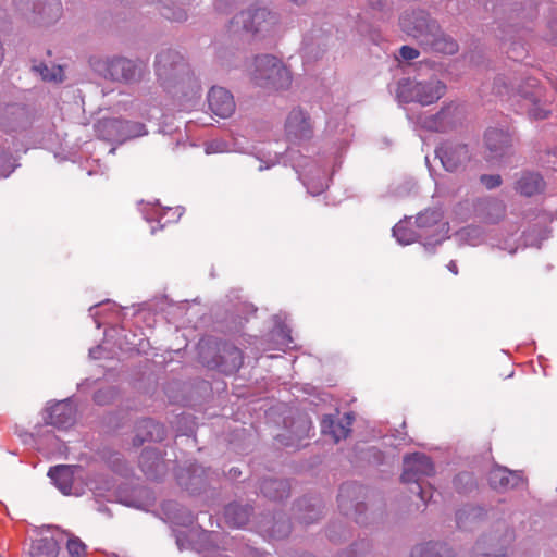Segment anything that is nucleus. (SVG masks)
<instances>
[{
	"label": "nucleus",
	"instance_id": "37",
	"mask_svg": "<svg viewBox=\"0 0 557 557\" xmlns=\"http://www.w3.org/2000/svg\"><path fill=\"white\" fill-rule=\"evenodd\" d=\"M544 162L547 164L548 168L557 170V149L548 150L546 152V159Z\"/></svg>",
	"mask_w": 557,
	"mask_h": 557
},
{
	"label": "nucleus",
	"instance_id": "1",
	"mask_svg": "<svg viewBox=\"0 0 557 557\" xmlns=\"http://www.w3.org/2000/svg\"><path fill=\"white\" fill-rule=\"evenodd\" d=\"M251 75L257 85L269 89H283L292 83L289 70L281 60L268 54L256 58Z\"/></svg>",
	"mask_w": 557,
	"mask_h": 557
},
{
	"label": "nucleus",
	"instance_id": "33",
	"mask_svg": "<svg viewBox=\"0 0 557 557\" xmlns=\"http://www.w3.org/2000/svg\"><path fill=\"white\" fill-rule=\"evenodd\" d=\"M481 183L488 189L498 187L502 184V177L499 175H482L480 177Z\"/></svg>",
	"mask_w": 557,
	"mask_h": 557
},
{
	"label": "nucleus",
	"instance_id": "42",
	"mask_svg": "<svg viewBox=\"0 0 557 557\" xmlns=\"http://www.w3.org/2000/svg\"><path fill=\"white\" fill-rule=\"evenodd\" d=\"M457 520H458V522H460V520H461V513L460 512L457 516Z\"/></svg>",
	"mask_w": 557,
	"mask_h": 557
},
{
	"label": "nucleus",
	"instance_id": "15",
	"mask_svg": "<svg viewBox=\"0 0 557 557\" xmlns=\"http://www.w3.org/2000/svg\"><path fill=\"white\" fill-rule=\"evenodd\" d=\"M165 436L164 426L151 419L141 420L137 425L134 445H143L146 441H162Z\"/></svg>",
	"mask_w": 557,
	"mask_h": 557
},
{
	"label": "nucleus",
	"instance_id": "13",
	"mask_svg": "<svg viewBox=\"0 0 557 557\" xmlns=\"http://www.w3.org/2000/svg\"><path fill=\"white\" fill-rule=\"evenodd\" d=\"M78 466L59 465L50 468L48 475L54 485L65 495L72 494L75 472Z\"/></svg>",
	"mask_w": 557,
	"mask_h": 557
},
{
	"label": "nucleus",
	"instance_id": "2",
	"mask_svg": "<svg viewBox=\"0 0 557 557\" xmlns=\"http://www.w3.org/2000/svg\"><path fill=\"white\" fill-rule=\"evenodd\" d=\"M446 91V86L441 81L406 82L398 87V98L404 102H418L429 106L441 99Z\"/></svg>",
	"mask_w": 557,
	"mask_h": 557
},
{
	"label": "nucleus",
	"instance_id": "30",
	"mask_svg": "<svg viewBox=\"0 0 557 557\" xmlns=\"http://www.w3.org/2000/svg\"><path fill=\"white\" fill-rule=\"evenodd\" d=\"M66 547H67L69 554L72 557H86V546L78 539H76V537L70 539L67 541Z\"/></svg>",
	"mask_w": 557,
	"mask_h": 557
},
{
	"label": "nucleus",
	"instance_id": "7",
	"mask_svg": "<svg viewBox=\"0 0 557 557\" xmlns=\"http://www.w3.org/2000/svg\"><path fill=\"white\" fill-rule=\"evenodd\" d=\"M186 64L183 57L171 49L161 51L156 59V73L159 79L168 81L184 72Z\"/></svg>",
	"mask_w": 557,
	"mask_h": 557
},
{
	"label": "nucleus",
	"instance_id": "19",
	"mask_svg": "<svg viewBox=\"0 0 557 557\" xmlns=\"http://www.w3.org/2000/svg\"><path fill=\"white\" fill-rule=\"evenodd\" d=\"M58 544L53 539L41 537L32 543L29 557H57Z\"/></svg>",
	"mask_w": 557,
	"mask_h": 557
},
{
	"label": "nucleus",
	"instance_id": "31",
	"mask_svg": "<svg viewBox=\"0 0 557 557\" xmlns=\"http://www.w3.org/2000/svg\"><path fill=\"white\" fill-rule=\"evenodd\" d=\"M490 481L494 487H506L509 484V478L505 470H496L492 472Z\"/></svg>",
	"mask_w": 557,
	"mask_h": 557
},
{
	"label": "nucleus",
	"instance_id": "41",
	"mask_svg": "<svg viewBox=\"0 0 557 557\" xmlns=\"http://www.w3.org/2000/svg\"><path fill=\"white\" fill-rule=\"evenodd\" d=\"M292 1H293V2H295V3H301V2H304V0H292Z\"/></svg>",
	"mask_w": 557,
	"mask_h": 557
},
{
	"label": "nucleus",
	"instance_id": "34",
	"mask_svg": "<svg viewBox=\"0 0 557 557\" xmlns=\"http://www.w3.org/2000/svg\"><path fill=\"white\" fill-rule=\"evenodd\" d=\"M151 458L158 460V455L153 450H144L140 456L139 463H140L143 471L146 473H148L150 471V467L147 465L146 461Z\"/></svg>",
	"mask_w": 557,
	"mask_h": 557
},
{
	"label": "nucleus",
	"instance_id": "24",
	"mask_svg": "<svg viewBox=\"0 0 557 557\" xmlns=\"http://www.w3.org/2000/svg\"><path fill=\"white\" fill-rule=\"evenodd\" d=\"M39 72L42 79L48 82H62L64 78V72L60 65H40L35 67Z\"/></svg>",
	"mask_w": 557,
	"mask_h": 557
},
{
	"label": "nucleus",
	"instance_id": "17",
	"mask_svg": "<svg viewBox=\"0 0 557 557\" xmlns=\"http://www.w3.org/2000/svg\"><path fill=\"white\" fill-rule=\"evenodd\" d=\"M544 181L537 173H524L518 180L516 189L521 195L533 196L541 193L544 189Z\"/></svg>",
	"mask_w": 557,
	"mask_h": 557
},
{
	"label": "nucleus",
	"instance_id": "21",
	"mask_svg": "<svg viewBox=\"0 0 557 557\" xmlns=\"http://www.w3.org/2000/svg\"><path fill=\"white\" fill-rule=\"evenodd\" d=\"M443 219V214L438 209H426L418 214L416 223L420 228H429L436 226Z\"/></svg>",
	"mask_w": 557,
	"mask_h": 557
},
{
	"label": "nucleus",
	"instance_id": "18",
	"mask_svg": "<svg viewBox=\"0 0 557 557\" xmlns=\"http://www.w3.org/2000/svg\"><path fill=\"white\" fill-rule=\"evenodd\" d=\"M400 26L409 36L420 39L424 36V28H426L428 25L422 13L416 14L413 12L411 15L406 14L401 16Z\"/></svg>",
	"mask_w": 557,
	"mask_h": 557
},
{
	"label": "nucleus",
	"instance_id": "32",
	"mask_svg": "<svg viewBox=\"0 0 557 557\" xmlns=\"http://www.w3.org/2000/svg\"><path fill=\"white\" fill-rule=\"evenodd\" d=\"M447 112L441 111L438 112L428 124V127L430 129L436 131V132H443L445 129L443 125V121L446 119Z\"/></svg>",
	"mask_w": 557,
	"mask_h": 557
},
{
	"label": "nucleus",
	"instance_id": "40",
	"mask_svg": "<svg viewBox=\"0 0 557 557\" xmlns=\"http://www.w3.org/2000/svg\"><path fill=\"white\" fill-rule=\"evenodd\" d=\"M95 400H96L97 403H100V393H97V394L95 395Z\"/></svg>",
	"mask_w": 557,
	"mask_h": 557
},
{
	"label": "nucleus",
	"instance_id": "6",
	"mask_svg": "<svg viewBox=\"0 0 557 557\" xmlns=\"http://www.w3.org/2000/svg\"><path fill=\"white\" fill-rule=\"evenodd\" d=\"M436 156L446 171L455 172L470 160L469 149L466 145L446 141L436 149Z\"/></svg>",
	"mask_w": 557,
	"mask_h": 557
},
{
	"label": "nucleus",
	"instance_id": "36",
	"mask_svg": "<svg viewBox=\"0 0 557 557\" xmlns=\"http://www.w3.org/2000/svg\"><path fill=\"white\" fill-rule=\"evenodd\" d=\"M270 485H271V486H276V485H277V486L284 487V486H285V483H284V482H282V481H270V482H265V483L263 484V486H262V492H263L267 496H269V497H271V498H274V499L280 498L281 496L276 495V494H272V493L269 491V486H270Z\"/></svg>",
	"mask_w": 557,
	"mask_h": 557
},
{
	"label": "nucleus",
	"instance_id": "9",
	"mask_svg": "<svg viewBox=\"0 0 557 557\" xmlns=\"http://www.w3.org/2000/svg\"><path fill=\"white\" fill-rule=\"evenodd\" d=\"M75 410L69 400L58 401L46 409L45 422L59 429H66L74 422Z\"/></svg>",
	"mask_w": 557,
	"mask_h": 557
},
{
	"label": "nucleus",
	"instance_id": "10",
	"mask_svg": "<svg viewBox=\"0 0 557 557\" xmlns=\"http://www.w3.org/2000/svg\"><path fill=\"white\" fill-rule=\"evenodd\" d=\"M208 104L211 112L220 117H228L235 110L232 94L222 87H212L208 94Z\"/></svg>",
	"mask_w": 557,
	"mask_h": 557
},
{
	"label": "nucleus",
	"instance_id": "22",
	"mask_svg": "<svg viewBox=\"0 0 557 557\" xmlns=\"http://www.w3.org/2000/svg\"><path fill=\"white\" fill-rule=\"evenodd\" d=\"M169 0L163 1V9L161 11V14L165 16L169 20L173 21H185L187 17L186 11L183 8V5L187 4L189 0H173V3H178L180 5L176 9H171L168 4Z\"/></svg>",
	"mask_w": 557,
	"mask_h": 557
},
{
	"label": "nucleus",
	"instance_id": "8",
	"mask_svg": "<svg viewBox=\"0 0 557 557\" xmlns=\"http://www.w3.org/2000/svg\"><path fill=\"white\" fill-rule=\"evenodd\" d=\"M473 216L484 223H496L505 214V205L494 197L478 198L472 202Z\"/></svg>",
	"mask_w": 557,
	"mask_h": 557
},
{
	"label": "nucleus",
	"instance_id": "23",
	"mask_svg": "<svg viewBox=\"0 0 557 557\" xmlns=\"http://www.w3.org/2000/svg\"><path fill=\"white\" fill-rule=\"evenodd\" d=\"M519 92L524 99L530 100L532 103H537L542 97L543 88L535 78H530Z\"/></svg>",
	"mask_w": 557,
	"mask_h": 557
},
{
	"label": "nucleus",
	"instance_id": "20",
	"mask_svg": "<svg viewBox=\"0 0 557 557\" xmlns=\"http://www.w3.org/2000/svg\"><path fill=\"white\" fill-rule=\"evenodd\" d=\"M224 516L230 525L242 528L248 522L249 512L239 505L231 504L225 508Z\"/></svg>",
	"mask_w": 557,
	"mask_h": 557
},
{
	"label": "nucleus",
	"instance_id": "5",
	"mask_svg": "<svg viewBox=\"0 0 557 557\" xmlns=\"http://www.w3.org/2000/svg\"><path fill=\"white\" fill-rule=\"evenodd\" d=\"M284 133L288 141L301 144L313 136V124L310 115L299 108L293 109L285 121Z\"/></svg>",
	"mask_w": 557,
	"mask_h": 557
},
{
	"label": "nucleus",
	"instance_id": "39",
	"mask_svg": "<svg viewBox=\"0 0 557 557\" xmlns=\"http://www.w3.org/2000/svg\"><path fill=\"white\" fill-rule=\"evenodd\" d=\"M447 269L454 273L455 275L458 274V267H457V263L456 261L451 260L448 264H447Z\"/></svg>",
	"mask_w": 557,
	"mask_h": 557
},
{
	"label": "nucleus",
	"instance_id": "26",
	"mask_svg": "<svg viewBox=\"0 0 557 557\" xmlns=\"http://www.w3.org/2000/svg\"><path fill=\"white\" fill-rule=\"evenodd\" d=\"M436 547L437 544L433 543L417 546L412 550V557H442V555H440V552L436 550ZM445 557H454L447 549H445Z\"/></svg>",
	"mask_w": 557,
	"mask_h": 557
},
{
	"label": "nucleus",
	"instance_id": "3",
	"mask_svg": "<svg viewBox=\"0 0 557 557\" xmlns=\"http://www.w3.org/2000/svg\"><path fill=\"white\" fill-rule=\"evenodd\" d=\"M275 24L274 15L265 9L243 11L237 14L230 24V32L238 34L240 32L257 34L268 32Z\"/></svg>",
	"mask_w": 557,
	"mask_h": 557
},
{
	"label": "nucleus",
	"instance_id": "28",
	"mask_svg": "<svg viewBox=\"0 0 557 557\" xmlns=\"http://www.w3.org/2000/svg\"><path fill=\"white\" fill-rule=\"evenodd\" d=\"M13 170L14 164L11 153L0 147V177L9 176Z\"/></svg>",
	"mask_w": 557,
	"mask_h": 557
},
{
	"label": "nucleus",
	"instance_id": "4",
	"mask_svg": "<svg viewBox=\"0 0 557 557\" xmlns=\"http://www.w3.org/2000/svg\"><path fill=\"white\" fill-rule=\"evenodd\" d=\"M434 472V466L430 457L424 454L414 453L404 458V472L401 474V481L404 483L414 482L418 484L420 490V497L423 502L425 500V492L422 490L420 482L422 476H430Z\"/></svg>",
	"mask_w": 557,
	"mask_h": 557
},
{
	"label": "nucleus",
	"instance_id": "25",
	"mask_svg": "<svg viewBox=\"0 0 557 557\" xmlns=\"http://www.w3.org/2000/svg\"><path fill=\"white\" fill-rule=\"evenodd\" d=\"M432 48L435 51L445 53V54H454L458 50L457 44L445 36H442L440 38H435L432 42Z\"/></svg>",
	"mask_w": 557,
	"mask_h": 557
},
{
	"label": "nucleus",
	"instance_id": "27",
	"mask_svg": "<svg viewBox=\"0 0 557 557\" xmlns=\"http://www.w3.org/2000/svg\"><path fill=\"white\" fill-rule=\"evenodd\" d=\"M122 125V122L115 119H104L98 122L96 125L97 133L106 138L113 136L112 131L117 129Z\"/></svg>",
	"mask_w": 557,
	"mask_h": 557
},
{
	"label": "nucleus",
	"instance_id": "11",
	"mask_svg": "<svg viewBox=\"0 0 557 557\" xmlns=\"http://www.w3.org/2000/svg\"><path fill=\"white\" fill-rule=\"evenodd\" d=\"M107 73L113 81L133 82L140 77L141 67L131 60L116 58L108 62Z\"/></svg>",
	"mask_w": 557,
	"mask_h": 557
},
{
	"label": "nucleus",
	"instance_id": "14",
	"mask_svg": "<svg viewBox=\"0 0 557 557\" xmlns=\"http://www.w3.org/2000/svg\"><path fill=\"white\" fill-rule=\"evenodd\" d=\"M351 424L352 417L350 414H346L338 421H335L331 417H324L321 422V430L323 434L330 435L334 443H338L349 435Z\"/></svg>",
	"mask_w": 557,
	"mask_h": 557
},
{
	"label": "nucleus",
	"instance_id": "35",
	"mask_svg": "<svg viewBox=\"0 0 557 557\" xmlns=\"http://www.w3.org/2000/svg\"><path fill=\"white\" fill-rule=\"evenodd\" d=\"M399 54L404 60H413L419 57V51L409 46H403L399 50Z\"/></svg>",
	"mask_w": 557,
	"mask_h": 557
},
{
	"label": "nucleus",
	"instance_id": "29",
	"mask_svg": "<svg viewBox=\"0 0 557 557\" xmlns=\"http://www.w3.org/2000/svg\"><path fill=\"white\" fill-rule=\"evenodd\" d=\"M393 234L398 243L408 245L413 242V234L407 230L406 225L398 223L393 228Z\"/></svg>",
	"mask_w": 557,
	"mask_h": 557
},
{
	"label": "nucleus",
	"instance_id": "12",
	"mask_svg": "<svg viewBox=\"0 0 557 557\" xmlns=\"http://www.w3.org/2000/svg\"><path fill=\"white\" fill-rule=\"evenodd\" d=\"M485 145L491 159L502 158L511 146V136L508 132L491 128L485 133Z\"/></svg>",
	"mask_w": 557,
	"mask_h": 557
},
{
	"label": "nucleus",
	"instance_id": "38",
	"mask_svg": "<svg viewBox=\"0 0 557 557\" xmlns=\"http://www.w3.org/2000/svg\"><path fill=\"white\" fill-rule=\"evenodd\" d=\"M222 143L212 141L207 146V152H223L225 151Z\"/></svg>",
	"mask_w": 557,
	"mask_h": 557
},
{
	"label": "nucleus",
	"instance_id": "16",
	"mask_svg": "<svg viewBox=\"0 0 557 557\" xmlns=\"http://www.w3.org/2000/svg\"><path fill=\"white\" fill-rule=\"evenodd\" d=\"M242 350L233 345H223V355L221 356V361L218 363L221 371L224 373H232L237 371L242 367Z\"/></svg>",
	"mask_w": 557,
	"mask_h": 557
}]
</instances>
